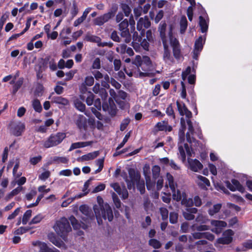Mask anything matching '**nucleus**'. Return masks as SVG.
Wrapping results in <instances>:
<instances>
[{
  "label": "nucleus",
  "instance_id": "38",
  "mask_svg": "<svg viewBox=\"0 0 252 252\" xmlns=\"http://www.w3.org/2000/svg\"><path fill=\"white\" fill-rule=\"evenodd\" d=\"M32 211L31 210H28L24 214L22 218V223L25 225L27 223L32 216Z\"/></svg>",
  "mask_w": 252,
  "mask_h": 252
},
{
  "label": "nucleus",
  "instance_id": "64",
  "mask_svg": "<svg viewBox=\"0 0 252 252\" xmlns=\"http://www.w3.org/2000/svg\"><path fill=\"white\" fill-rule=\"evenodd\" d=\"M70 32H71V30L69 28L64 29L60 33V36L63 38H66V35L67 34H69V33H70Z\"/></svg>",
  "mask_w": 252,
  "mask_h": 252
},
{
  "label": "nucleus",
  "instance_id": "29",
  "mask_svg": "<svg viewBox=\"0 0 252 252\" xmlns=\"http://www.w3.org/2000/svg\"><path fill=\"white\" fill-rule=\"evenodd\" d=\"M35 69L36 72V76L38 79H41L43 77V72L45 70L44 63H39L36 65Z\"/></svg>",
  "mask_w": 252,
  "mask_h": 252
},
{
  "label": "nucleus",
  "instance_id": "49",
  "mask_svg": "<svg viewBox=\"0 0 252 252\" xmlns=\"http://www.w3.org/2000/svg\"><path fill=\"white\" fill-rule=\"evenodd\" d=\"M133 63L136 65L138 69L139 68V66L141 67L142 66V58L139 55L136 56Z\"/></svg>",
  "mask_w": 252,
  "mask_h": 252
},
{
  "label": "nucleus",
  "instance_id": "28",
  "mask_svg": "<svg viewBox=\"0 0 252 252\" xmlns=\"http://www.w3.org/2000/svg\"><path fill=\"white\" fill-rule=\"evenodd\" d=\"M34 246H38L39 248V252H47V244L40 241H34L32 243Z\"/></svg>",
  "mask_w": 252,
  "mask_h": 252
},
{
  "label": "nucleus",
  "instance_id": "12",
  "mask_svg": "<svg viewBox=\"0 0 252 252\" xmlns=\"http://www.w3.org/2000/svg\"><path fill=\"white\" fill-rule=\"evenodd\" d=\"M65 137L64 133H58L55 135H51L48 138V148L59 144Z\"/></svg>",
  "mask_w": 252,
  "mask_h": 252
},
{
  "label": "nucleus",
  "instance_id": "43",
  "mask_svg": "<svg viewBox=\"0 0 252 252\" xmlns=\"http://www.w3.org/2000/svg\"><path fill=\"white\" fill-rule=\"evenodd\" d=\"M130 136V131L128 132L125 136L122 142L118 146V147L116 148V150L118 151L121 148H122L125 144L128 141L129 138Z\"/></svg>",
  "mask_w": 252,
  "mask_h": 252
},
{
  "label": "nucleus",
  "instance_id": "42",
  "mask_svg": "<svg viewBox=\"0 0 252 252\" xmlns=\"http://www.w3.org/2000/svg\"><path fill=\"white\" fill-rule=\"evenodd\" d=\"M31 229L29 227H20L14 231L16 235H22L26 233Z\"/></svg>",
  "mask_w": 252,
  "mask_h": 252
},
{
  "label": "nucleus",
  "instance_id": "17",
  "mask_svg": "<svg viewBox=\"0 0 252 252\" xmlns=\"http://www.w3.org/2000/svg\"><path fill=\"white\" fill-rule=\"evenodd\" d=\"M150 25L151 22L148 17H141L137 22V29L139 31H141V34L142 35L144 33V30H142L143 27L148 28Z\"/></svg>",
  "mask_w": 252,
  "mask_h": 252
},
{
  "label": "nucleus",
  "instance_id": "54",
  "mask_svg": "<svg viewBox=\"0 0 252 252\" xmlns=\"http://www.w3.org/2000/svg\"><path fill=\"white\" fill-rule=\"evenodd\" d=\"M42 217L41 215H37L32 219L29 222V224H36L39 223L42 220Z\"/></svg>",
  "mask_w": 252,
  "mask_h": 252
},
{
  "label": "nucleus",
  "instance_id": "55",
  "mask_svg": "<svg viewBox=\"0 0 252 252\" xmlns=\"http://www.w3.org/2000/svg\"><path fill=\"white\" fill-rule=\"evenodd\" d=\"M42 157L41 156H38L31 158L30 160V163L32 165H35L41 161Z\"/></svg>",
  "mask_w": 252,
  "mask_h": 252
},
{
  "label": "nucleus",
  "instance_id": "36",
  "mask_svg": "<svg viewBox=\"0 0 252 252\" xmlns=\"http://www.w3.org/2000/svg\"><path fill=\"white\" fill-rule=\"evenodd\" d=\"M32 107L34 110L38 113L41 112L42 108L39 100L37 99H35L32 101Z\"/></svg>",
  "mask_w": 252,
  "mask_h": 252
},
{
  "label": "nucleus",
  "instance_id": "34",
  "mask_svg": "<svg viewBox=\"0 0 252 252\" xmlns=\"http://www.w3.org/2000/svg\"><path fill=\"white\" fill-rule=\"evenodd\" d=\"M195 220L201 224H204L209 221V219L207 216L199 214L196 218Z\"/></svg>",
  "mask_w": 252,
  "mask_h": 252
},
{
  "label": "nucleus",
  "instance_id": "11",
  "mask_svg": "<svg viewBox=\"0 0 252 252\" xmlns=\"http://www.w3.org/2000/svg\"><path fill=\"white\" fill-rule=\"evenodd\" d=\"M188 125V131L186 134V138L187 141L191 144V147H196L198 145V141H196L193 137H191L193 134L194 128L191 121L188 119L187 121Z\"/></svg>",
  "mask_w": 252,
  "mask_h": 252
},
{
  "label": "nucleus",
  "instance_id": "63",
  "mask_svg": "<svg viewBox=\"0 0 252 252\" xmlns=\"http://www.w3.org/2000/svg\"><path fill=\"white\" fill-rule=\"evenodd\" d=\"M163 194L164 195L162 196V201L166 203H169L171 200L170 193V192H168V193L163 192Z\"/></svg>",
  "mask_w": 252,
  "mask_h": 252
},
{
  "label": "nucleus",
  "instance_id": "57",
  "mask_svg": "<svg viewBox=\"0 0 252 252\" xmlns=\"http://www.w3.org/2000/svg\"><path fill=\"white\" fill-rule=\"evenodd\" d=\"M100 61L98 58H95L92 64V68L99 69L100 68Z\"/></svg>",
  "mask_w": 252,
  "mask_h": 252
},
{
  "label": "nucleus",
  "instance_id": "13",
  "mask_svg": "<svg viewBox=\"0 0 252 252\" xmlns=\"http://www.w3.org/2000/svg\"><path fill=\"white\" fill-rule=\"evenodd\" d=\"M211 224L213 227V228L211 229V231L216 234L221 233L222 228L225 227L227 225L225 221L217 220H212L211 221Z\"/></svg>",
  "mask_w": 252,
  "mask_h": 252
},
{
  "label": "nucleus",
  "instance_id": "19",
  "mask_svg": "<svg viewBox=\"0 0 252 252\" xmlns=\"http://www.w3.org/2000/svg\"><path fill=\"white\" fill-rule=\"evenodd\" d=\"M176 104L178 110L181 115H185L188 119H189L192 117L191 112L188 109L184 103L177 101Z\"/></svg>",
  "mask_w": 252,
  "mask_h": 252
},
{
  "label": "nucleus",
  "instance_id": "26",
  "mask_svg": "<svg viewBox=\"0 0 252 252\" xmlns=\"http://www.w3.org/2000/svg\"><path fill=\"white\" fill-rule=\"evenodd\" d=\"M99 155L98 151H95L92 153H88L86 155L82 156L81 158H79L77 160L78 161H85L89 160L94 159Z\"/></svg>",
  "mask_w": 252,
  "mask_h": 252
},
{
  "label": "nucleus",
  "instance_id": "4",
  "mask_svg": "<svg viewBox=\"0 0 252 252\" xmlns=\"http://www.w3.org/2000/svg\"><path fill=\"white\" fill-rule=\"evenodd\" d=\"M129 176H127L126 172L122 174V176L125 179L127 184L128 189H131L134 188L135 184L137 185V188L140 193L143 194L145 191V186L144 182L141 183L140 181V176L138 173L136 172L133 169H129L128 171Z\"/></svg>",
  "mask_w": 252,
  "mask_h": 252
},
{
  "label": "nucleus",
  "instance_id": "45",
  "mask_svg": "<svg viewBox=\"0 0 252 252\" xmlns=\"http://www.w3.org/2000/svg\"><path fill=\"white\" fill-rule=\"evenodd\" d=\"M159 211L162 220H167L168 216V211L167 209L164 207H161Z\"/></svg>",
  "mask_w": 252,
  "mask_h": 252
},
{
  "label": "nucleus",
  "instance_id": "16",
  "mask_svg": "<svg viewBox=\"0 0 252 252\" xmlns=\"http://www.w3.org/2000/svg\"><path fill=\"white\" fill-rule=\"evenodd\" d=\"M226 185L227 187L232 191L238 190L240 192H243L244 191V187L240 184L239 182L236 179H232L231 183L229 181L226 182Z\"/></svg>",
  "mask_w": 252,
  "mask_h": 252
},
{
  "label": "nucleus",
  "instance_id": "32",
  "mask_svg": "<svg viewBox=\"0 0 252 252\" xmlns=\"http://www.w3.org/2000/svg\"><path fill=\"white\" fill-rule=\"evenodd\" d=\"M76 124L80 129L84 128L86 125V119L83 115H79L76 121Z\"/></svg>",
  "mask_w": 252,
  "mask_h": 252
},
{
  "label": "nucleus",
  "instance_id": "15",
  "mask_svg": "<svg viewBox=\"0 0 252 252\" xmlns=\"http://www.w3.org/2000/svg\"><path fill=\"white\" fill-rule=\"evenodd\" d=\"M191 72H193V74H190L188 77V81L189 83L190 84H194L195 81V68L193 67L191 70L190 67L188 66L186 70L183 71L182 74V77L183 81H185L188 75H189Z\"/></svg>",
  "mask_w": 252,
  "mask_h": 252
},
{
  "label": "nucleus",
  "instance_id": "52",
  "mask_svg": "<svg viewBox=\"0 0 252 252\" xmlns=\"http://www.w3.org/2000/svg\"><path fill=\"white\" fill-rule=\"evenodd\" d=\"M169 220L170 223L173 224L176 223L178 220V214L175 212L170 213Z\"/></svg>",
  "mask_w": 252,
  "mask_h": 252
},
{
  "label": "nucleus",
  "instance_id": "35",
  "mask_svg": "<svg viewBox=\"0 0 252 252\" xmlns=\"http://www.w3.org/2000/svg\"><path fill=\"white\" fill-rule=\"evenodd\" d=\"M92 181V179H89L87 180L84 184V187L83 189V191L84 192V194H79L75 196V197H77V198H79L82 197L83 196L87 194L89 190H88V189L90 185L91 182Z\"/></svg>",
  "mask_w": 252,
  "mask_h": 252
},
{
  "label": "nucleus",
  "instance_id": "33",
  "mask_svg": "<svg viewBox=\"0 0 252 252\" xmlns=\"http://www.w3.org/2000/svg\"><path fill=\"white\" fill-rule=\"evenodd\" d=\"M191 229L193 231L197 230L198 231H206L210 229L209 226L205 224H201L199 225L193 224L191 226Z\"/></svg>",
  "mask_w": 252,
  "mask_h": 252
},
{
  "label": "nucleus",
  "instance_id": "21",
  "mask_svg": "<svg viewBox=\"0 0 252 252\" xmlns=\"http://www.w3.org/2000/svg\"><path fill=\"white\" fill-rule=\"evenodd\" d=\"M156 127L159 131L170 132L172 130V127L168 124L166 121H162L158 123Z\"/></svg>",
  "mask_w": 252,
  "mask_h": 252
},
{
  "label": "nucleus",
  "instance_id": "25",
  "mask_svg": "<svg viewBox=\"0 0 252 252\" xmlns=\"http://www.w3.org/2000/svg\"><path fill=\"white\" fill-rule=\"evenodd\" d=\"M92 141H87V142H78L72 143L69 149V151H71L74 149L85 147L88 146H90L92 144Z\"/></svg>",
  "mask_w": 252,
  "mask_h": 252
},
{
  "label": "nucleus",
  "instance_id": "59",
  "mask_svg": "<svg viewBox=\"0 0 252 252\" xmlns=\"http://www.w3.org/2000/svg\"><path fill=\"white\" fill-rule=\"evenodd\" d=\"M128 22L127 19H125L119 24L120 30H128Z\"/></svg>",
  "mask_w": 252,
  "mask_h": 252
},
{
  "label": "nucleus",
  "instance_id": "23",
  "mask_svg": "<svg viewBox=\"0 0 252 252\" xmlns=\"http://www.w3.org/2000/svg\"><path fill=\"white\" fill-rule=\"evenodd\" d=\"M208 17H199V24L202 33L207 32L209 25Z\"/></svg>",
  "mask_w": 252,
  "mask_h": 252
},
{
  "label": "nucleus",
  "instance_id": "22",
  "mask_svg": "<svg viewBox=\"0 0 252 252\" xmlns=\"http://www.w3.org/2000/svg\"><path fill=\"white\" fill-rule=\"evenodd\" d=\"M25 129V126L24 124L19 122L12 128L11 131L14 135L19 136L22 134Z\"/></svg>",
  "mask_w": 252,
  "mask_h": 252
},
{
  "label": "nucleus",
  "instance_id": "44",
  "mask_svg": "<svg viewBox=\"0 0 252 252\" xmlns=\"http://www.w3.org/2000/svg\"><path fill=\"white\" fill-rule=\"evenodd\" d=\"M149 244L155 249H158L161 246L159 241L155 239H150L149 241Z\"/></svg>",
  "mask_w": 252,
  "mask_h": 252
},
{
  "label": "nucleus",
  "instance_id": "53",
  "mask_svg": "<svg viewBox=\"0 0 252 252\" xmlns=\"http://www.w3.org/2000/svg\"><path fill=\"white\" fill-rule=\"evenodd\" d=\"M122 50L123 51H126V52L129 55V56H133L134 55V52L132 50V49L130 47H127L126 45L125 44H122L121 46Z\"/></svg>",
  "mask_w": 252,
  "mask_h": 252
},
{
  "label": "nucleus",
  "instance_id": "46",
  "mask_svg": "<svg viewBox=\"0 0 252 252\" xmlns=\"http://www.w3.org/2000/svg\"><path fill=\"white\" fill-rule=\"evenodd\" d=\"M121 8L124 12L125 16H129L131 13V9L130 7L126 4L122 3L121 4Z\"/></svg>",
  "mask_w": 252,
  "mask_h": 252
},
{
  "label": "nucleus",
  "instance_id": "58",
  "mask_svg": "<svg viewBox=\"0 0 252 252\" xmlns=\"http://www.w3.org/2000/svg\"><path fill=\"white\" fill-rule=\"evenodd\" d=\"M85 83L88 86H92L94 83V77L91 76H87L85 78Z\"/></svg>",
  "mask_w": 252,
  "mask_h": 252
},
{
  "label": "nucleus",
  "instance_id": "5",
  "mask_svg": "<svg viewBox=\"0 0 252 252\" xmlns=\"http://www.w3.org/2000/svg\"><path fill=\"white\" fill-rule=\"evenodd\" d=\"M166 27L165 23L161 22L159 25V31L164 47L163 59L166 63L170 64L174 62V58L172 57L169 49L168 41V39H166V34L165 33Z\"/></svg>",
  "mask_w": 252,
  "mask_h": 252
},
{
  "label": "nucleus",
  "instance_id": "7",
  "mask_svg": "<svg viewBox=\"0 0 252 252\" xmlns=\"http://www.w3.org/2000/svg\"><path fill=\"white\" fill-rule=\"evenodd\" d=\"M54 228L57 234L62 237L64 241H66V235L71 230L69 222L65 218H63L57 221L54 226Z\"/></svg>",
  "mask_w": 252,
  "mask_h": 252
},
{
  "label": "nucleus",
  "instance_id": "62",
  "mask_svg": "<svg viewBox=\"0 0 252 252\" xmlns=\"http://www.w3.org/2000/svg\"><path fill=\"white\" fill-rule=\"evenodd\" d=\"M20 207H18L16 208L14 211L10 215H9V216L7 218L8 220H12L14 219L20 213Z\"/></svg>",
  "mask_w": 252,
  "mask_h": 252
},
{
  "label": "nucleus",
  "instance_id": "18",
  "mask_svg": "<svg viewBox=\"0 0 252 252\" xmlns=\"http://www.w3.org/2000/svg\"><path fill=\"white\" fill-rule=\"evenodd\" d=\"M195 182L200 188L203 189H207L210 186L209 180L207 178L200 175H196Z\"/></svg>",
  "mask_w": 252,
  "mask_h": 252
},
{
  "label": "nucleus",
  "instance_id": "6",
  "mask_svg": "<svg viewBox=\"0 0 252 252\" xmlns=\"http://www.w3.org/2000/svg\"><path fill=\"white\" fill-rule=\"evenodd\" d=\"M151 67V62L149 57L143 56L142 57V66L141 68L143 72L140 71V68L137 70L129 71L127 69H125L126 73L129 76H135L136 77H143L145 76H150L152 73L150 72Z\"/></svg>",
  "mask_w": 252,
  "mask_h": 252
},
{
  "label": "nucleus",
  "instance_id": "2",
  "mask_svg": "<svg viewBox=\"0 0 252 252\" xmlns=\"http://www.w3.org/2000/svg\"><path fill=\"white\" fill-rule=\"evenodd\" d=\"M181 127L179 131V142H178V155L179 158L185 161L186 158V153L188 156H192L193 151L190 148L187 143H185V131L186 129V122L184 118H181L180 120Z\"/></svg>",
  "mask_w": 252,
  "mask_h": 252
},
{
  "label": "nucleus",
  "instance_id": "61",
  "mask_svg": "<svg viewBox=\"0 0 252 252\" xmlns=\"http://www.w3.org/2000/svg\"><path fill=\"white\" fill-rule=\"evenodd\" d=\"M118 10V5L117 4H113L110 10H109L107 16H112L115 14Z\"/></svg>",
  "mask_w": 252,
  "mask_h": 252
},
{
  "label": "nucleus",
  "instance_id": "48",
  "mask_svg": "<svg viewBox=\"0 0 252 252\" xmlns=\"http://www.w3.org/2000/svg\"><path fill=\"white\" fill-rule=\"evenodd\" d=\"M160 171V167L158 165H155L152 168L153 176L154 178L158 177Z\"/></svg>",
  "mask_w": 252,
  "mask_h": 252
},
{
  "label": "nucleus",
  "instance_id": "14",
  "mask_svg": "<svg viewBox=\"0 0 252 252\" xmlns=\"http://www.w3.org/2000/svg\"><path fill=\"white\" fill-rule=\"evenodd\" d=\"M189 163V168L195 172H198L203 168L202 164L196 159H191L189 158L188 159Z\"/></svg>",
  "mask_w": 252,
  "mask_h": 252
},
{
  "label": "nucleus",
  "instance_id": "50",
  "mask_svg": "<svg viewBox=\"0 0 252 252\" xmlns=\"http://www.w3.org/2000/svg\"><path fill=\"white\" fill-rule=\"evenodd\" d=\"M36 193L37 191L35 188L32 189L30 192H29L26 195V198L27 200L28 201L31 200L33 198V197L36 194Z\"/></svg>",
  "mask_w": 252,
  "mask_h": 252
},
{
  "label": "nucleus",
  "instance_id": "47",
  "mask_svg": "<svg viewBox=\"0 0 252 252\" xmlns=\"http://www.w3.org/2000/svg\"><path fill=\"white\" fill-rule=\"evenodd\" d=\"M108 17H97L94 20V23L97 25H102L108 20Z\"/></svg>",
  "mask_w": 252,
  "mask_h": 252
},
{
  "label": "nucleus",
  "instance_id": "31",
  "mask_svg": "<svg viewBox=\"0 0 252 252\" xmlns=\"http://www.w3.org/2000/svg\"><path fill=\"white\" fill-rule=\"evenodd\" d=\"M74 105L75 108L81 112H85V105L78 98H76L74 100Z\"/></svg>",
  "mask_w": 252,
  "mask_h": 252
},
{
  "label": "nucleus",
  "instance_id": "9",
  "mask_svg": "<svg viewBox=\"0 0 252 252\" xmlns=\"http://www.w3.org/2000/svg\"><path fill=\"white\" fill-rule=\"evenodd\" d=\"M206 39V34L200 36L195 41L193 53V58L197 60L198 56L201 52L203 45L205 43Z\"/></svg>",
  "mask_w": 252,
  "mask_h": 252
},
{
  "label": "nucleus",
  "instance_id": "27",
  "mask_svg": "<svg viewBox=\"0 0 252 252\" xmlns=\"http://www.w3.org/2000/svg\"><path fill=\"white\" fill-rule=\"evenodd\" d=\"M23 83V79L22 78H20L19 80L15 83L14 80H12L10 82V84H14L13 86V90H12V94H15L18 90L21 88L22 84Z\"/></svg>",
  "mask_w": 252,
  "mask_h": 252
},
{
  "label": "nucleus",
  "instance_id": "60",
  "mask_svg": "<svg viewBox=\"0 0 252 252\" xmlns=\"http://www.w3.org/2000/svg\"><path fill=\"white\" fill-rule=\"evenodd\" d=\"M130 120L128 118L124 120L121 124L120 130L121 131H124L126 128Z\"/></svg>",
  "mask_w": 252,
  "mask_h": 252
},
{
  "label": "nucleus",
  "instance_id": "41",
  "mask_svg": "<svg viewBox=\"0 0 252 252\" xmlns=\"http://www.w3.org/2000/svg\"><path fill=\"white\" fill-rule=\"evenodd\" d=\"M69 220L74 229H77L81 227V224L78 223V221L74 216H71L69 218Z\"/></svg>",
  "mask_w": 252,
  "mask_h": 252
},
{
  "label": "nucleus",
  "instance_id": "20",
  "mask_svg": "<svg viewBox=\"0 0 252 252\" xmlns=\"http://www.w3.org/2000/svg\"><path fill=\"white\" fill-rule=\"evenodd\" d=\"M111 187L116 191L123 199H125L128 197V193L125 188H121L119 184L113 183L110 185Z\"/></svg>",
  "mask_w": 252,
  "mask_h": 252
},
{
  "label": "nucleus",
  "instance_id": "30",
  "mask_svg": "<svg viewBox=\"0 0 252 252\" xmlns=\"http://www.w3.org/2000/svg\"><path fill=\"white\" fill-rule=\"evenodd\" d=\"M221 208V204H216L214 205L212 207L210 208L208 212L210 216H214L215 214L218 213Z\"/></svg>",
  "mask_w": 252,
  "mask_h": 252
},
{
  "label": "nucleus",
  "instance_id": "37",
  "mask_svg": "<svg viewBox=\"0 0 252 252\" xmlns=\"http://www.w3.org/2000/svg\"><path fill=\"white\" fill-rule=\"evenodd\" d=\"M188 26V22L186 17H182L180 21V32L181 33H184Z\"/></svg>",
  "mask_w": 252,
  "mask_h": 252
},
{
  "label": "nucleus",
  "instance_id": "1",
  "mask_svg": "<svg viewBox=\"0 0 252 252\" xmlns=\"http://www.w3.org/2000/svg\"><path fill=\"white\" fill-rule=\"evenodd\" d=\"M169 187L173 193V198L177 201L181 200L183 205L187 207H191L193 205V200L190 198H188L185 192H181L179 190H177V183L174 181L173 177L170 174H166V181L165 185V188L167 189Z\"/></svg>",
  "mask_w": 252,
  "mask_h": 252
},
{
  "label": "nucleus",
  "instance_id": "8",
  "mask_svg": "<svg viewBox=\"0 0 252 252\" xmlns=\"http://www.w3.org/2000/svg\"><path fill=\"white\" fill-rule=\"evenodd\" d=\"M172 29V26H170V31L166 35V39H168V45L170 44L172 47L174 58L177 60H180L182 57L180 45L178 40L173 36Z\"/></svg>",
  "mask_w": 252,
  "mask_h": 252
},
{
  "label": "nucleus",
  "instance_id": "3",
  "mask_svg": "<svg viewBox=\"0 0 252 252\" xmlns=\"http://www.w3.org/2000/svg\"><path fill=\"white\" fill-rule=\"evenodd\" d=\"M97 201L99 206L95 205L94 207V210L98 223L100 224V219L101 217L105 220L107 219L109 221H111L113 219V215L111 208L109 205L107 203L103 204V199L100 196L97 197Z\"/></svg>",
  "mask_w": 252,
  "mask_h": 252
},
{
  "label": "nucleus",
  "instance_id": "10",
  "mask_svg": "<svg viewBox=\"0 0 252 252\" xmlns=\"http://www.w3.org/2000/svg\"><path fill=\"white\" fill-rule=\"evenodd\" d=\"M234 233L232 230L228 229L225 231L222 234V236L218 238L215 243L216 247H219V244L226 245L230 243L232 241V236Z\"/></svg>",
  "mask_w": 252,
  "mask_h": 252
},
{
  "label": "nucleus",
  "instance_id": "56",
  "mask_svg": "<svg viewBox=\"0 0 252 252\" xmlns=\"http://www.w3.org/2000/svg\"><path fill=\"white\" fill-rule=\"evenodd\" d=\"M183 216L184 218L188 220H192L194 218V216L191 214L188 209L187 210V211L183 212Z\"/></svg>",
  "mask_w": 252,
  "mask_h": 252
},
{
  "label": "nucleus",
  "instance_id": "24",
  "mask_svg": "<svg viewBox=\"0 0 252 252\" xmlns=\"http://www.w3.org/2000/svg\"><path fill=\"white\" fill-rule=\"evenodd\" d=\"M85 40L87 41L97 43L99 46H104L105 45V43H101L100 42L101 39L99 37L90 34H86L85 37Z\"/></svg>",
  "mask_w": 252,
  "mask_h": 252
},
{
  "label": "nucleus",
  "instance_id": "51",
  "mask_svg": "<svg viewBox=\"0 0 252 252\" xmlns=\"http://www.w3.org/2000/svg\"><path fill=\"white\" fill-rule=\"evenodd\" d=\"M94 99V95L91 92L88 93L87 97L86 100V103L88 105H91L93 104Z\"/></svg>",
  "mask_w": 252,
  "mask_h": 252
},
{
  "label": "nucleus",
  "instance_id": "39",
  "mask_svg": "<svg viewBox=\"0 0 252 252\" xmlns=\"http://www.w3.org/2000/svg\"><path fill=\"white\" fill-rule=\"evenodd\" d=\"M43 91V86L40 83H37L35 87V89L34 92L35 96H39L42 95Z\"/></svg>",
  "mask_w": 252,
  "mask_h": 252
},
{
  "label": "nucleus",
  "instance_id": "40",
  "mask_svg": "<svg viewBox=\"0 0 252 252\" xmlns=\"http://www.w3.org/2000/svg\"><path fill=\"white\" fill-rule=\"evenodd\" d=\"M112 197L116 207L118 209H119L121 206V202L120 200L119 199L117 194L114 192L112 193Z\"/></svg>",
  "mask_w": 252,
  "mask_h": 252
}]
</instances>
